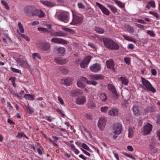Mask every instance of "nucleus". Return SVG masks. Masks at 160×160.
<instances>
[{
    "label": "nucleus",
    "instance_id": "1",
    "mask_svg": "<svg viewBox=\"0 0 160 160\" xmlns=\"http://www.w3.org/2000/svg\"><path fill=\"white\" fill-rule=\"evenodd\" d=\"M24 12L26 15L29 17L37 16L41 18L45 15V13L42 11L37 9L35 7L29 5L26 7Z\"/></svg>",
    "mask_w": 160,
    "mask_h": 160
},
{
    "label": "nucleus",
    "instance_id": "2",
    "mask_svg": "<svg viewBox=\"0 0 160 160\" xmlns=\"http://www.w3.org/2000/svg\"><path fill=\"white\" fill-rule=\"evenodd\" d=\"M103 42L105 47L111 50H117L119 48V45L111 39L103 38Z\"/></svg>",
    "mask_w": 160,
    "mask_h": 160
},
{
    "label": "nucleus",
    "instance_id": "3",
    "mask_svg": "<svg viewBox=\"0 0 160 160\" xmlns=\"http://www.w3.org/2000/svg\"><path fill=\"white\" fill-rule=\"evenodd\" d=\"M122 131V125L119 123L115 124L111 130L110 135L112 136L113 138L116 139L118 135H119Z\"/></svg>",
    "mask_w": 160,
    "mask_h": 160
},
{
    "label": "nucleus",
    "instance_id": "4",
    "mask_svg": "<svg viewBox=\"0 0 160 160\" xmlns=\"http://www.w3.org/2000/svg\"><path fill=\"white\" fill-rule=\"evenodd\" d=\"M73 19L70 24L72 25H80L82 23L83 20V16L78 13H74L72 12Z\"/></svg>",
    "mask_w": 160,
    "mask_h": 160
},
{
    "label": "nucleus",
    "instance_id": "5",
    "mask_svg": "<svg viewBox=\"0 0 160 160\" xmlns=\"http://www.w3.org/2000/svg\"><path fill=\"white\" fill-rule=\"evenodd\" d=\"M38 46L40 50L43 52H48L50 51L51 45L47 42H41L38 43Z\"/></svg>",
    "mask_w": 160,
    "mask_h": 160
},
{
    "label": "nucleus",
    "instance_id": "6",
    "mask_svg": "<svg viewBox=\"0 0 160 160\" xmlns=\"http://www.w3.org/2000/svg\"><path fill=\"white\" fill-rule=\"evenodd\" d=\"M141 79L142 83L145 87L144 89L145 90L148 92L151 91L153 93L156 92V89L152 86L148 81L142 77H141Z\"/></svg>",
    "mask_w": 160,
    "mask_h": 160
},
{
    "label": "nucleus",
    "instance_id": "7",
    "mask_svg": "<svg viewBox=\"0 0 160 160\" xmlns=\"http://www.w3.org/2000/svg\"><path fill=\"white\" fill-rule=\"evenodd\" d=\"M152 127L151 123H148L141 129L142 132L145 135L150 134L152 130Z\"/></svg>",
    "mask_w": 160,
    "mask_h": 160
},
{
    "label": "nucleus",
    "instance_id": "8",
    "mask_svg": "<svg viewBox=\"0 0 160 160\" xmlns=\"http://www.w3.org/2000/svg\"><path fill=\"white\" fill-rule=\"evenodd\" d=\"M106 121L107 120L104 117H102L99 118L98 125L100 129L102 131L104 129Z\"/></svg>",
    "mask_w": 160,
    "mask_h": 160
},
{
    "label": "nucleus",
    "instance_id": "9",
    "mask_svg": "<svg viewBox=\"0 0 160 160\" xmlns=\"http://www.w3.org/2000/svg\"><path fill=\"white\" fill-rule=\"evenodd\" d=\"M89 69L90 71L93 72H98L101 70V65L98 63L93 64L89 67Z\"/></svg>",
    "mask_w": 160,
    "mask_h": 160
},
{
    "label": "nucleus",
    "instance_id": "10",
    "mask_svg": "<svg viewBox=\"0 0 160 160\" xmlns=\"http://www.w3.org/2000/svg\"><path fill=\"white\" fill-rule=\"evenodd\" d=\"M92 57L90 56L86 57L80 64V66L82 68H85L87 67Z\"/></svg>",
    "mask_w": 160,
    "mask_h": 160
},
{
    "label": "nucleus",
    "instance_id": "11",
    "mask_svg": "<svg viewBox=\"0 0 160 160\" xmlns=\"http://www.w3.org/2000/svg\"><path fill=\"white\" fill-rule=\"evenodd\" d=\"M58 18L60 20L65 23H67L68 21L67 13L65 12H60L58 15Z\"/></svg>",
    "mask_w": 160,
    "mask_h": 160
},
{
    "label": "nucleus",
    "instance_id": "12",
    "mask_svg": "<svg viewBox=\"0 0 160 160\" xmlns=\"http://www.w3.org/2000/svg\"><path fill=\"white\" fill-rule=\"evenodd\" d=\"M50 35L54 37H65L67 35V34L62 31L55 32L54 31V30H51Z\"/></svg>",
    "mask_w": 160,
    "mask_h": 160
},
{
    "label": "nucleus",
    "instance_id": "13",
    "mask_svg": "<svg viewBox=\"0 0 160 160\" xmlns=\"http://www.w3.org/2000/svg\"><path fill=\"white\" fill-rule=\"evenodd\" d=\"M51 42L55 43L65 44L67 43V41L62 38H53L51 40Z\"/></svg>",
    "mask_w": 160,
    "mask_h": 160
},
{
    "label": "nucleus",
    "instance_id": "14",
    "mask_svg": "<svg viewBox=\"0 0 160 160\" xmlns=\"http://www.w3.org/2000/svg\"><path fill=\"white\" fill-rule=\"evenodd\" d=\"M96 5L101 10L102 12L107 15H108L110 14V11L98 2H96Z\"/></svg>",
    "mask_w": 160,
    "mask_h": 160
},
{
    "label": "nucleus",
    "instance_id": "15",
    "mask_svg": "<svg viewBox=\"0 0 160 160\" xmlns=\"http://www.w3.org/2000/svg\"><path fill=\"white\" fill-rule=\"evenodd\" d=\"M149 148L153 153H155L158 152V149L156 147V142L155 141L151 142L149 143Z\"/></svg>",
    "mask_w": 160,
    "mask_h": 160
},
{
    "label": "nucleus",
    "instance_id": "16",
    "mask_svg": "<svg viewBox=\"0 0 160 160\" xmlns=\"http://www.w3.org/2000/svg\"><path fill=\"white\" fill-rule=\"evenodd\" d=\"M86 102V98L84 96L78 97L76 99V102L78 105H83Z\"/></svg>",
    "mask_w": 160,
    "mask_h": 160
},
{
    "label": "nucleus",
    "instance_id": "17",
    "mask_svg": "<svg viewBox=\"0 0 160 160\" xmlns=\"http://www.w3.org/2000/svg\"><path fill=\"white\" fill-rule=\"evenodd\" d=\"M118 114L119 111L116 108H112L108 112V114L110 116H117Z\"/></svg>",
    "mask_w": 160,
    "mask_h": 160
},
{
    "label": "nucleus",
    "instance_id": "18",
    "mask_svg": "<svg viewBox=\"0 0 160 160\" xmlns=\"http://www.w3.org/2000/svg\"><path fill=\"white\" fill-rule=\"evenodd\" d=\"M90 79L98 80H103L104 79V76L101 74H93L89 75Z\"/></svg>",
    "mask_w": 160,
    "mask_h": 160
},
{
    "label": "nucleus",
    "instance_id": "19",
    "mask_svg": "<svg viewBox=\"0 0 160 160\" xmlns=\"http://www.w3.org/2000/svg\"><path fill=\"white\" fill-rule=\"evenodd\" d=\"M132 109L135 115L138 116L140 114L141 112L140 110V107L136 105H133L132 107Z\"/></svg>",
    "mask_w": 160,
    "mask_h": 160
},
{
    "label": "nucleus",
    "instance_id": "20",
    "mask_svg": "<svg viewBox=\"0 0 160 160\" xmlns=\"http://www.w3.org/2000/svg\"><path fill=\"white\" fill-rule=\"evenodd\" d=\"M107 67L108 68L112 69L114 70L115 68H114V63L112 60L110 59L108 60L106 62Z\"/></svg>",
    "mask_w": 160,
    "mask_h": 160
},
{
    "label": "nucleus",
    "instance_id": "21",
    "mask_svg": "<svg viewBox=\"0 0 160 160\" xmlns=\"http://www.w3.org/2000/svg\"><path fill=\"white\" fill-rule=\"evenodd\" d=\"M108 88L109 90L112 92L115 95L117 96V92L115 89V87L111 84H108Z\"/></svg>",
    "mask_w": 160,
    "mask_h": 160
},
{
    "label": "nucleus",
    "instance_id": "22",
    "mask_svg": "<svg viewBox=\"0 0 160 160\" xmlns=\"http://www.w3.org/2000/svg\"><path fill=\"white\" fill-rule=\"evenodd\" d=\"M56 51L59 55L61 56H64L65 53V48L62 47H58L56 49Z\"/></svg>",
    "mask_w": 160,
    "mask_h": 160
},
{
    "label": "nucleus",
    "instance_id": "23",
    "mask_svg": "<svg viewBox=\"0 0 160 160\" xmlns=\"http://www.w3.org/2000/svg\"><path fill=\"white\" fill-rule=\"evenodd\" d=\"M71 93L73 96H78L82 94V92L79 89H77L72 91Z\"/></svg>",
    "mask_w": 160,
    "mask_h": 160
},
{
    "label": "nucleus",
    "instance_id": "24",
    "mask_svg": "<svg viewBox=\"0 0 160 160\" xmlns=\"http://www.w3.org/2000/svg\"><path fill=\"white\" fill-rule=\"evenodd\" d=\"M38 30L41 32L42 33H46L47 34H50V32H51V30H48L47 28H42L41 27H39L38 28Z\"/></svg>",
    "mask_w": 160,
    "mask_h": 160
},
{
    "label": "nucleus",
    "instance_id": "25",
    "mask_svg": "<svg viewBox=\"0 0 160 160\" xmlns=\"http://www.w3.org/2000/svg\"><path fill=\"white\" fill-rule=\"evenodd\" d=\"M52 138L54 139V140H52L50 138H49L48 139L50 142H51L54 146L58 147V145L56 143V142H57V140L59 139V138L56 136H52Z\"/></svg>",
    "mask_w": 160,
    "mask_h": 160
},
{
    "label": "nucleus",
    "instance_id": "26",
    "mask_svg": "<svg viewBox=\"0 0 160 160\" xmlns=\"http://www.w3.org/2000/svg\"><path fill=\"white\" fill-rule=\"evenodd\" d=\"M35 95L34 94H26L23 96V98L26 100L33 101L34 100Z\"/></svg>",
    "mask_w": 160,
    "mask_h": 160
},
{
    "label": "nucleus",
    "instance_id": "27",
    "mask_svg": "<svg viewBox=\"0 0 160 160\" xmlns=\"http://www.w3.org/2000/svg\"><path fill=\"white\" fill-rule=\"evenodd\" d=\"M54 60L56 63L59 64H65L66 62L65 59L57 58H54Z\"/></svg>",
    "mask_w": 160,
    "mask_h": 160
},
{
    "label": "nucleus",
    "instance_id": "28",
    "mask_svg": "<svg viewBox=\"0 0 160 160\" xmlns=\"http://www.w3.org/2000/svg\"><path fill=\"white\" fill-rule=\"evenodd\" d=\"M87 106L89 108L93 109L96 107V105L93 101H89L87 104Z\"/></svg>",
    "mask_w": 160,
    "mask_h": 160
},
{
    "label": "nucleus",
    "instance_id": "29",
    "mask_svg": "<svg viewBox=\"0 0 160 160\" xmlns=\"http://www.w3.org/2000/svg\"><path fill=\"white\" fill-rule=\"evenodd\" d=\"M72 79L70 78H67L64 80V84L67 86L71 85L72 83Z\"/></svg>",
    "mask_w": 160,
    "mask_h": 160
},
{
    "label": "nucleus",
    "instance_id": "30",
    "mask_svg": "<svg viewBox=\"0 0 160 160\" xmlns=\"http://www.w3.org/2000/svg\"><path fill=\"white\" fill-rule=\"evenodd\" d=\"M122 36L123 37L127 40L131 41L134 43H135L136 42L135 39L132 38L131 37L125 35H123Z\"/></svg>",
    "mask_w": 160,
    "mask_h": 160
},
{
    "label": "nucleus",
    "instance_id": "31",
    "mask_svg": "<svg viewBox=\"0 0 160 160\" xmlns=\"http://www.w3.org/2000/svg\"><path fill=\"white\" fill-rule=\"evenodd\" d=\"M114 2L120 8H124L125 4L122 2L117 0H114Z\"/></svg>",
    "mask_w": 160,
    "mask_h": 160
},
{
    "label": "nucleus",
    "instance_id": "32",
    "mask_svg": "<svg viewBox=\"0 0 160 160\" xmlns=\"http://www.w3.org/2000/svg\"><path fill=\"white\" fill-rule=\"evenodd\" d=\"M100 98L102 101L103 102H105L107 99L106 94L105 93H101L100 95Z\"/></svg>",
    "mask_w": 160,
    "mask_h": 160
},
{
    "label": "nucleus",
    "instance_id": "33",
    "mask_svg": "<svg viewBox=\"0 0 160 160\" xmlns=\"http://www.w3.org/2000/svg\"><path fill=\"white\" fill-rule=\"evenodd\" d=\"M126 27L127 28L128 32L129 33H132L134 32V28L132 26L129 25H127Z\"/></svg>",
    "mask_w": 160,
    "mask_h": 160
},
{
    "label": "nucleus",
    "instance_id": "34",
    "mask_svg": "<svg viewBox=\"0 0 160 160\" xmlns=\"http://www.w3.org/2000/svg\"><path fill=\"white\" fill-rule=\"evenodd\" d=\"M25 110L29 114H32L34 110L33 109L30 107L29 106H25Z\"/></svg>",
    "mask_w": 160,
    "mask_h": 160
},
{
    "label": "nucleus",
    "instance_id": "35",
    "mask_svg": "<svg viewBox=\"0 0 160 160\" xmlns=\"http://www.w3.org/2000/svg\"><path fill=\"white\" fill-rule=\"evenodd\" d=\"M36 58L39 60H41V55L39 53H33L32 54V58L33 59L35 60L36 59Z\"/></svg>",
    "mask_w": 160,
    "mask_h": 160
},
{
    "label": "nucleus",
    "instance_id": "36",
    "mask_svg": "<svg viewBox=\"0 0 160 160\" xmlns=\"http://www.w3.org/2000/svg\"><path fill=\"white\" fill-rule=\"evenodd\" d=\"M16 78L15 77H11L9 79L12 83V85L14 87H16V84L15 83V80Z\"/></svg>",
    "mask_w": 160,
    "mask_h": 160
},
{
    "label": "nucleus",
    "instance_id": "37",
    "mask_svg": "<svg viewBox=\"0 0 160 160\" xmlns=\"http://www.w3.org/2000/svg\"><path fill=\"white\" fill-rule=\"evenodd\" d=\"M121 79L122 84L125 85H128V81L127 79L125 77H121Z\"/></svg>",
    "mask_w": 160,
    "mask_h": 160
},
{
    "label": "nucleus",
    "instance_id": "38",
    "mask_svg": "<svg viewBox=\"0 0 160 160\" xmlns=\"http://www.w3.org/2000/svg\"><path fill=\"white\" fill-rule=\"evenodd\" d=\"M108 7L109 8L111 11L114 13H115L117 11V9L114 6L109 4L108 5Z\"/></svg>",
    "mask_w": 160,
    "mask_h": 160
},
{
    "label": "nucleus",
    "instance_id": "39",
    "mask_svg": "<svg viewBox=\"0 0 160 160\" xmlns=\"http://www.w3.org/2000/svg\"><path fill=\"white\" fill-rule=\"evenodd\" d=\"M109 108L107 106L102 107L100 108L101 112L102 113H106Z\"/></svg>",
    "mask_w": 160,
    "mask_h": 160
},
{
    "label": "nucleus",
    "instance_id": "40",
    "mask_svg": "<svg viewBox=\"0 0 160 160\" xmlns=\"http://www.w3.org/2000/svg\"><path fill=\"white\" fill-rule=\"evenodd\" d=\"M18 26L19 28V30L21 32L23 33L24 32L23 27L20 22H19L18 23Z\"/></svg>",
    "mask_w": 160,
    "mask_h": 160
},
{
    "label": "nucleus",
    "instance_id": "41",
    "mask_svg": "<svg viewBox=\"0 0 160 160\" xmlns=\"http://www.w3.org/2000/svg\"><path fill=\"white\" fill-rule=\"evenodd\" d=\"M87 84L89 85H92L94 86H96L98 84V83L94 81H89V80H87Z\"/></svg>",
    "mask_w": 160,
    "mask_h": 160
},
{
    "label": "nucleus",
    "instance_id": "42",
    "mask_svg": "<svg viewBox=\"0 0 160 160\" xmlns=\"http://www.w3.org/2000/svg\"><path fill=\"white\" fill-rule=\"evenodd\" d=\"M95 30L97 32L99 33H103L104 32V30L102 28H96Z\"/></svg>",
    "mask_w": 160,
    "mask_h": 160
},
{
    "label": "nucleus",
    "instance_id": "43",
    "mask_svg": "<svg viewBox=\"0 0 160 160\" xmlns=\"http://www.w3.org/2000/svg\"><path fill=\"white\" fill-rule=\"evenodd\" d=\"M147 33L148 34L150 35V36L153 37H154L156 36L155 33L152 30H148L147 32Z\"/></svg>",
    "mask_w": 160,
    "mask_h": 160
},
{
    "label": "nucleus",
    "instance_id": "44",
    "mask_svg": "<svg viewBox=\"0 0 160 160\" xmlns=\"http://www.w3.org/2000/svg\"><path fill=\"white\" fill-rule=\"evenodd\" d=\"M77 85L78 87L81 88H84L85 86V85L83 83L80 81H78L77 82Z\"/></svg>",
    "mask_w": 160,
    "mask_h": 160
},
{
    "label": "nucleus",
    "instance_id": "45",
    "mask_svg": "<svg viewBox=\"0 0 160 160\" xmlns=\"http://www.w3.org/2000/svg\"><path fill=\"white\" fill-rule=\"evenodd\" d=\"M82 147L83 148L89 151H91V150L90 149L88 146L85 143H83L82 145Z\"/></svg>",
    "mask_w": 160,
    "mask_h": 160
},
{
    "label": "nucleus",
    "instance_id": "46",
    "mask_svg": "<svg viewBox=\"0 0 160 160\" xmlns=\"http://www.w3.org/2000/svg\"><path fill=\"white\" fill-rule=\"evenodd\" d=\"M56 111L62 117H64L65 115L63 113V111L60 109L58 108L56 109Z\"/></svg>",
    "mask_w": 160,
    "mask_h": 160
},
{
    "label": "nucleus",
    "instance_id": "47",
    "mask_svg": "<svg viewBox=\"0 0 160 160\" xmlns=\"http://www.w3.org/2000/svg\"><path fill=\"white\" fill-rule=\"evenodd\" d=\"M148 3L150 5L151 7L153 8L156 7L155 2L153 0H151L148 2Z\"/></svg>",
    "mask_w": 160,
    "mask_h": 160
},
{
    "label": "nucleus",
    "instance_id": "48",
    "mask_svg": "<svg viewBox=\"0 0 160 160\" xmlns=\"http://www.w3.org/2000/svg\"><path fill=\"white\" fill-rule=\"evenodd\" d=\"M62 29L66 32H68L71 33H72L73 32V31L68 28H62Z\"/></svg>",
    "mask_w": 160,
    "mask_h": 160
},
{
    "label": "nucleus",
    "instance_id": "49",
    "mask_svg": "<svg viewBox=\"0 0 160 160\" xmlns=\"http://www.w3.org/2000/svg\"><path fill=\"white\" fill-rule=\"evenodd\" d=\"M20 36L22 38H24L27 41H29L30 40V38L25 34H20Z\"/></svg>",
    "mask_w": 160,
    "mask_h": 160
},
{
    "label": "nucleus",
    "instance_id": "50",
    "mask_svg": "<svg viewBox=\"0 0 160 160\" xmlns=\"http://www.w3.org/2000/svg\"><path fill=\"white\" fill-rule=\"evenodd\" d=\"M133 134V132L132 129H129L128 130V137L129 138L132 137Z\"/></svg>",
    "mask_w": 160,
    "mask_h": 160
},
{
    "label": "nucleus",
    "instance_id": "51",
    "mask_svg": "<svg viewBox=\"0 0 160 160\" xmlns=\"http://www.w3.org/2000/svg\"><path fill=\"white\" fill-rule=\"evenodd\" d=\"M10 92H11V93H12V94L15 97H16L17 98H19V99L22 98V96L21 95H18L17 93H15L14 92L12 93L11 91H10Z\"/></svg>",
    "mask_w": 160,
    "mask_h": 160
},
{
    "label": "nucleus",
    "instance_id": "52",
    "mask_svg": "<svg viewBox=\"0 0 160 160\" xmlns=\"http://www.w3.org/2000/svg\"><path fill=\"white\" fill-rule=\"evenodd\" d=\"M130 59L128 57H125L124 59V61L125 62L129 65L130 64Z\"/></svg>",
    "mask_w": 160,
    "mask_h": 160
},
{
    "label": "nucleus",
    "instance_id": "53",
    "mask_svg": "<svg viewBox=\"0 0 160 160\" xmlns=\"http://www.w3.org/2000/svg\"><path fill=\"white\" fill-rule=\"evenodd\" d=\"M25 134L23 132L21 133L18 132L17 135V137L18 138H21L22 137H24Z\"/></svg>",
    "mask_w": 160,
    "mask_h": 160
},
{
    "label": "nucleus",
    "instance_id": "54",
    "mask_svg": "<svg viewBox=\"0 0 160 160\" xmlns=\"http://www.w3.org/2000/svg\"><path fill=\"white\" fill-rule=\"evenodd\" d=\"M11 70L14 72H16L19 73L20 71V70L18 69L15 68L13 67L10 68Z\"/></svg>",
    "mask_w": 160,
    "mask_h": 160
},
{
    "label": "nucleus",
    "instance_id": "55",
    "mask_svg": "<svg viewBox=\"0 0 160 160\" xmlns=\"http://www.w3.org/2000/svg\"><path fill=\"white\" fill-rule=\"evenodd\" d=\"M146 110L147 112H153L154 110V108L153 107H149L147 108Z\"/></svg>",
    "mask_w": 160,
    "mask_h": 160
},
{
    "label": "nucleus",
    "instance_id": "56",
    "mask_svg": "<svg viewBox=\"0 0 160 160\" xmlns=\"http://www.w3.org/2000/svg\"><path fill=\"white\" fill-rule=\"evenodd\" d=\"M58 101H59L60 103L62 105H63L64 104V102L63 101V100L62 99V98H61L60 96H58Z\"/></svg>",
    "mask_w": 160,
    "mask_h": 160
},
{
    "label": "nucleus",
    "instance_id": "57",
    "mask_svg": "<svg viewBox=\"0 0 160 160\" xmlns=\"http://www.w3.org/2000/svg\"><path fill=\"white\" fill-rule=\"evenodd\" d=\"M81 149L82 151V152L86 155H87L89 157H90V154L88 152H87L86 151L82 148H81Z\"/></svg>",
    "mask_w": 160,
    "mask_h": 160
},
{
    "label": "nucleus",
    "instance_id": "58",
    "mask_svg": "<svg viewBox=\"0 0 160 160\" xmlns=\"http://www.w3.org/2000/svg\"><path fill=\"white\" fill-rule=\"evenodd\" d=\"M136 26L137 27H138V28H141V29H142V30H144L145 29L144 26L143 25H142L141 24H137L136 25Z\"/></svg>",
    "mask_w": 160,
    "mask_h": 160
},
{
    "label": "nucleus",
    "instance_id": "59",
    "mask_svg": "<svg viewBox=\"0 0 160 160\" xmlns=\"http://www.w3.org/2000/svg\"><path fill=\"white\" fill-rule=\"evenodd\" d=\"M152 74L153 76H155L157 73L156 70L155 69H152L151 70Z\"/></svg>",
    "mask_w": 160,
    "mask_h": 160
},
{
    "label": "nucleus",
    "instance_id": "60",
    "mask_svg": "<svg viewBox=\"0 0 160 160\" xmlns=\"http://www.w3.org/2000/svg\"><path fill=\"white\" fill-rule=\"evenodd\" d=\"M87 80H87V78H86L85 77H82L80 78L79 81H81L82 82H87Z\"/></svg>",
    "mask_w": 160,
    "mask_h": 160
},
{
    "label": "nucleus",
    "instance_id": "61",
    "mask_svg": "<svg viewBox=\"0 0 160 160\" xmlns=\"http://www.w3.org/2000/svg\"><path fill=\"white\" fill-rule=\"evenodd\" d=\"M153 15L157 18V19L159 20L160 19V15L156 12H154Z\"/></svg>",
    "mask_w": 160,
    "mask_h": 160
},
{
    "label": "nucleus",
    "instance_id": "62",
    "mask_svg": "<svg viewBox=\"0 0 160 160\" xmlns=\"http://www.w3.org/2000/svg\"><path fill=\"white\" fill-rule=\"evenodd\" d=\"M78 5L80 8H84L85 7V6L81 3H78Z\"/></svg>",
    "mask_w": 160,
    "mask_h": 160
},
{
    "label": "nucleus",
    "instance_id": "63",
    "mask_svg": "<svg viewBox=\"0 0 160 160\" xmlns=\"http://www.w3.org/2000/svg\"><path fill=\"white\" fill-rule=\"evenodd\" d=\"M138 22L140 23L145 24L146 23V22L143 20L141 19H138L137 20Z\"/></svg>",
    "mask_w": 160,
    "mask_h": 160
},
{
    "label": "nucleus",
    "instance_id": "64",
    "mask_svg": "<svg viewBox=\"0 0 160 160\" xmlns=\"http://www.w3.org/2000/svg\"><path fill=\"white\" fill-rule=\"evenodd\" d=\"M88 45L90 47H91L92 48L94 49L95 48V45L92 43L89 42L88 43Z\"/></svg>",
    "mask_w": 160,
    "mask_h": 160
}]
</instances>
